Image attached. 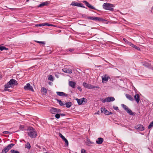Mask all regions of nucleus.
I'll return each mask as SVG.
<instances>
[{
  "mask_svg": "<svg viewBox=\"0 0 153 153\" xmlns=\"http://www.w3.org/2000/svg\"><path fill=\"white\" fill-rule=\"evenodd\" d=\"M81 153H86V151L84 149H82L81 150Z\"/></svg>",
  "mask_w": 153,
  "mask_h": 153,
  "instance_id": "a18cd8bd",
  "label": "nucleus"
},
{
  "mask_svg": "<svg viewBox=\"0 0 153 153\" xmlns=\"http://www.w3.org/2000/svg\"><path fill=\"white\" fill-rule=\"evenodd\" d=\"M82 84L85 88H88V89H91L95 88L99 89L100 88V87L99 86L93 85L91 84H87L85 82H83Z\"/></svg>",
  "mask_w": 153,
  "mask_h": 153,
  "instance_id": "39448f33",
  "label": "nucleus"
},
{
  "mask_svg": "<svg viewBox=\"0 0 153 153\" xmlns=\"http://www.w3.org/2000/svg\"><path fill=\"white\" fill-rule=\"evenodd\" d=\"M115 100L114 97H106V102H109L111 101H113Z\"/></svg>",
  "mask_w": 153,
  "mask_h": 153,
  "instance_id": "6ab92c4d",
  "label": "nucleus"
},
{
  "mask_svg": "<svg viewBox=\"0 0 153 153\" xmlns=\"http://www.w3.org/2000/svg\"><path fill=\"white\" fill-rule=\"evenodd\" d=\"M126 97L130 100L131 101H134V99L133 97L130 94H126Z\"/></svg>",
  "mask_w": 153,
  "mask_h": 153,
  "instance_id": "412c9836",
  "label": "nucleus"
},
{
  "mask_svg": "<svg viewBox=\"0 0 153 153\" xmlns=\"http://www.w3.org/2000/svg\"><path fill=\"white\" fill-rule=\"evenodd\" d=\"M1 78V74H0V79Z\"/></svg>",
  "mask_w": 153,
  "mask_h": 153,
  "instance_id": "69168bd1",
  "label": "nucleus"
},
{
  "mask_svg": "<svg viewBox=\"0 0 153 153\" xmlns=\"http://www.w3.org/2000/svg\"><path fill=\"white\" fill-rule=\"evenodd\" d=\"M45 25L47 26H55V25H53L50 24L48 23H45Z\"/></svg>",
  "mask_w": 153,
  "mask_h": 153,
  "instance_id": "a19ab883",
  "label": "nucleus"
},
{
  "mask_svg": "<svg viewBox=\"0 0 153 153\" xmlns=\"http://www.w3.org/2000/svg\"><path fill=\"white\" fill-rule=\"evenodd\" d=\"M152 10H153V6L152 7Z\"/></svg>",
  "mask_w": 153,
  "mask_h": 153,
  "instance_id": "338daca9",
  "label": "nucleus"
},
{
  "mask_svg": "<svg viewBox=\"0 0 153 153\" xmlns=\"http://www.w3.org/2000/svg\"><path fill=\"white\" fill-rule=\"evenodd\" d=\"M132 47L133 48H135V49H136L138 51H140V48L139 47H137V46H136L134 45H133Z\"/></svg>",
  "mask_w": 153,
  "mask_h": 153,
  "instance_id": "473e14b6",
  "label": "nucleus"
},
{
  "mask_svg": "<svg viewBox=\"0 0 153 153\" xmlns=\"http://www.w3.org/2000/svg\"><path fill=\"white\" fill-rule=\"evenodd\" d=\"M50 4V2L49 1H47L45 2H42L38 6V7H41L44 6H48Z\"/></svg>",
  "mask_w": 153,
  "mask_h": 153,
  "instance_id": "f8f14e48",
  "label": "nucleus"
},
{
  "mask_svg": "<svg viewBox=\"0 0 153 153\" xmlns=\"http://www.w3.org/2000/svg\"><path fill=\"white\" fill-rule=\"evenodd\" d=\"M55 76L57 78H58L59 77V75L58 74H55Z\"/></svg>",
  "mask_w": 153,
  "mask_h": 153,
  "instance_id": "6e6d98bb",
  "label": "nucleus"
},
{
  "mask_svg": "<svg viewBox=\"0 0 153 153\" xmlns=\"http://www.w3.org/2000/svg\"><path fill=\"white\" fill-rule=\"evenodd\" d=\"M24 126L23 125H20L19 127V128L22 129L23 128Z\"/></svg>",
  "mask_w": 153,
  "mask_h": 153,
  "instance_id": "864d4df0",
  "label": "nucleus"
},
{
  "mask_svg": "<svg viewBox=\"0 0 153 153\" xmlns=\"http://www.w3.org/2000/svg\"><path fill=\"white\" fill-rule=\"evenodd\" d=\"M101 112H103L104 114L105 115H108L110 114H112V112L109 111L105 108H101Z\"/></svg>",
  "mask_w": 153,
  "mask_h": 153,
  "instance_id": "9d476101",
  "label": "nucleus"
},
{
  "mask_svg": "<svg viewBox=\"0 0 153 153\" xmlns=\"http://www.w3.org/2000/svg\"><path fill=\"white\" fill-rule=\"evenodd\" d=\"M123 40L126 42H127V40L125 38H123Z\"/></svg>",
  "mask_w": 153,
  "mask_h": 153,
  "instance_id": "4d7b16f0",
  "label": "nucleus"
},
{
  "mask_svg": "<svg viewBox=\"0 0 153 153\" xmlns=\"http://www.w3.org/2000/svg\"><path fill=\"white\" fill-rule=\"evenodd\" d=\"M103 139L102 138L99 137L96 141V143L98 144H101L103 141Z\"/></svg>",
  "mask_w": 153,
  "mask_h": 153,
  "instance_id": "a211bd4d",
  "label": "nucleus"
},
{
  "mask_svg": "<svg viewBox=\"0 0 153 153\" xmlns=\"http://www.w3.org/2000/svg\"><path fill=\"white\" fill-rule=\"evenodd\" d=\"M72 103L71 102H67L65 103L66 107L67 108H69L72 105Z\"/></svg>",
  "mask_w": 153,
  "mask_h": 153,
  "instance_id": "b1692460",
  "label": "nucleus"
},
{
  "mask_svg": "<svg viewBox=\"0 0 153 153\" xmlns=\"http://www.w3.org/2000/svg\"><path fill=\"white\" fill-rule=\"evenodd\" d=\"M48 79L52 81H53L54 80L53 77L51 75H50L49 76Z\"/></svg>",
  "mask_w": 153,
  "mask_h": 153,
  "instance_id": "7c9ffc66",
  "label": "nucleus"
},
{
  "mask_svg": "<svg viewBox=\"0 0 153 153\" xmlns=\"http://www.w3.org/2000/svg\"><path fill=\"white\" fill-rule=\"evenodd\" d=\"M153 126V121L148 126V128L150 129Z\"/></svg>",
  "mask_w": 153,
  "mask_h": 153,
  "instance_id": "c9c22d12",
  "label": "nucleus"
},
{
  "mask_svg": "<svg viewBox=\"0 0 153 153\" xmlns=\"http://www.w3.org/2000/svg\"><path fill=\"white\" fill-rule=\"evenodd\" d=\"M41 91L42 93H43V94L44 95H46L48 92L47 89L44 87L41 88Z\"/></svg>",
  "mask_w": 153,
  "mask_h": 153,
  "instance_id": "aec40b11",
  "label": "nucleus"
},
{
  "mask_svg": "<svg viewBox=\"0 0 153 153\" xmlns=\"http://www.w3.org/2000/svg\"><path fill=\"white\" fill-rule=\"evenodd\" d=\"M94 143L91 141L90 140H89V139L87 140V142H86L87 145H88L89 146H90L91 145L93 144Z\"/></svg>",
  "mask_w": 153,
  "mask_h": 153,
  "instance_id": "a878e982",
  "label": "nucleus"
},
{
  "mask_svg": "<svg viewBox=\"0 0 153 153\" xmlns=\"http://www.w3.org/2000/svg\"><path fill=\"white\" fill-rule=\"evenodd\" d=\"M105 21V20L103 19H102V18H101L100 17H96V21Z\"/></svg>",
  "mask_w": 153,
  "mask_h": 153,
  "instance_id": "c85d7f7f",
  "label": "nucleus"
},
{
  "mask_svg": "<svg viewBox=\"0 0 153 153\" xmlns=\"http://www.w3.org/2000/svg\"><path fill=\"white\" fill-rule=\"evenodd\" d=\"M56 100L58 102L59 104L60 105H61V106H63L65 105V104L63 103L62 102L61 100H59L57 99H56Z\"/></svg>",
  "mask_w": 153,
  "mask_h": 153,
  "instance_id": "cd10ccee",
  "label": "nucleus"
},
{
  "mask_svg": "<svg viewBox=\"0 0 153 153\" xmlns=\"http://www.w3.org/2000/svg\"><path fill=\"white\" fill-rule=\"evenodd\" d=\"M82 16L85 18H87V16H86L85 15H83Z\"/></svg>",
  "mask_w": 153,
  "mask_h": 153,
  "instance_id": "5fc2aeb1",
  "label": "nucleus"
},
{
  "mask_svg": "<svg viewBox=\"0 0 153 153\" xmlns=\"http://www.w3.org/2000/svg\"><path fill=\"white\" fill-rule=\"evenodd\" d=\"M51 53V51H50V52L49 53V54H50Z\"/></svg>",
  "mask_w": 153,
  "mask_h": 153,
  "instance_id": "774afa93",
  "label": "nucleus"
},
{
  "mask_svg": "<svg viewBox=\"0 0 153 153\" xmlns=\"http://www.w3.org/2000/svg\"><path fill=\"white\" fill-rule=\"evenodd\" d=\"M36 26H39V27H40V26H39V24H36V25H35Z\"/></svg>",
  "mask_w": 153,
  "mask_h": 153,
  "instance_id": "680f3d73",
  "label": "nucleus"
},
{
  "mask_svg": "<svg viewBox=\"0 0 153 153\" xmlns=\"http://www.w3.org/2000/svg\"><path fill=\"white\" fill-rule=\"evenodd\" d=\"M127 43L129 45L131 46L132 47L134 45L131 42H128V41H127Z\"/></svg>",
  "mask_w": 153,
  "mask_h": 153,
  "instance_id": "37998d69",
  "label": "nucleus"
},
{
  "mask_svg": "<svg viewBox=\"0 0 153 153\" xmlns=\"http://www.w3.org/2000/svg\"><path fill=\"white\" fill-rule=\"evenodd\" d=\"M83 3H85V4L88 7L92 9L96 10V9L94 6H92L91 4H90L87 1H83Z\"/></svg>",
  "mask_w": 153,
  "mask_h": 153,
  "instance_id": "ddd939ff",
  "label": "nucleus"
},
{
  "mask_svg": "<svg viewBox=\"0 0 153 153\" xmlns=\"http://www.w3.org/2000/svg\"><path fill=\"white\" fill-rule=\"evenodd\" d=\"M63 140L65 142L66 144L68 146V142L67 140L65 138V139Z\"/></svg>",
  "mask_w": 153,
  "mask_h": 153,
  "instance_id": "58836bf2",
  "label": "nucleus"
},
{
  "mask_svg": "<svg viewBox=\"0 0 153 153\" xmlns=\"http://www.w3.org/2000/svg\"><path fill=\"white\" fill-rule=\"evenodd\" d=\"M71 5L77 7H80L83 8H85L83 4L81 3L77 2L75 1L72 2Z\"/></svg>",
  "mask_w": 153,
  "mask_h": 153,
  "instance_id": "6e6552de",
  "label": "nucleus"
},
{
  "mask_svg": "<svg viewBox=\"0 0 153 153\" xmlns=\"http://www.w3.org/2000/svg\"><path fill=\"white\" fill-rule=\"evenodd\" d=\"M14 145L15 144L13 143L9 144L2 150L1 153H6L10 149L14 146Z\"/></svg>",
  "mask_w": 153,
  "mask_h": 153,
  "instance_id": "423d86ee",
  "label": "nucleus"
},
{
  "mask_svg": "<svg viewBox=\"0 0 153 153\" xmlns=\"http://www.w3.org/2000/svg\"><path fill=\"white\" fill-rule=\"evenodd\" d=\"M121 106L129 115L132 116L135 115V114L132 112L131 110L125 104H122L121 105Z\"/></svg>",
  "mask_w": 153,
  "mask_h": 153,
  "instance_id": "20e7f679",
  "label": "nucleus"
},
{
  "mask_svg": "<svg viewBox=\"0 0 153 153\" xmlns=\"http://www.w3.org/2000/svg\"><path fill=\"white\" fill-rule=\"evenodd\" d=\"M57 95L60 96L67 97L68 94L62 92L57 91L56 92Z\"/></svg>",
  "mask_w": 153,
  "mask_h": 153,
  "instance_id": "4468645a",
  "label": "nucleus"
},
{
  "mask_svg": "<svg viewBox=\"0 0 153 153\" xmlns=\"http://www.w3.org/2000/svg\"><path fill=\"white\" fill-rule=\"evenodd\" d=\"M24 88L26 90L31 91H34V90L32 87L29 83H27L26 85H25L24 87Z\"/></svg>",
  "mask_w": 153,
  "mask_h": 153,
  "instance_id": "0eeeda50",
  "label": "nucleus"
},
{
  "mask_svg": "<svg viewBox=\"0 0 153 153\" xmlns=\"http://www.w3.org/2000/svg\"><path fill=\"white\" fill-rule=\"evenodd\" d=\"M114 5L111 4L105 3L102 5L103 8L105 10H108L110 11H113L114 10Z\"/></svg>",
  "mask_w": 153,
  "mask_h": 153,
  "instance_id": "7ed1b4c3",
  "label": "nucleus"
},
{
  "mask_svg": "<svg viewBox=\"0 0 153 153\" xmlns=\"http://www.w3.org/2000/svg\"><path fill=\"white\" fill-rule=\"evenodd\" d=\"M77 89L80 92L82 91V90L79 86H78L77 87Z\"/></svg>",
  "mask_w": 153,
  "mask_h": 153,
  "instance_id": "49530a36",
  "label": "nucleus"
},
{
  "mask_svg": "<svg viewBox=\"0 0 153 153\" xmlns=\"http://www.w3.org/2000/svg\"><path fill=\"white\" fill-rule=\"evenodd\" d=\"M35 42H36L37 43H40V44H43L44 45L45 44V43L44 42H42V41H36Z\"/></svg>",
  "mask_w": 153,
  "mask_h": 153,
  "instance_id": "79ce46f5",
  "label": "nucleus"
},
{
  "mask_svg": "<svg viewBox=\"0 0 153 153\" xmlns=\"http://www.w3.org/2000/svg\"><path fill=\"white\" fill-rule=\"evenodd\" d=\"M56 108L53 107L50 109V112L51 113L54 114L56 113Z\"/></svg>",
  "mask_w": 153,
  "mask_h": 153,
  "instance_id": "5701e85b",
  "label": "nucleus"
},
{
  "mask_svg": "<svg viewBox=\"0 0 153 153\" xmlns=\"http://www.w3.org/2000/svg\"><path fill=\"white\" fill-rule=\"evenodd\" d=\"M25 148H27L28 149H30L31 146L29 143H27L25 145Z\"/></svg>",
  "mask_w": 153,
  "mask_h": 153,
  "instance_id": "c756f323",
  "label": "nucleus"
},
{
  "mask_svg": "<svg viewBox=\"0 0 153 153\" xmlns=\"http://www.w3.org/2000/svg\"><path fill=\"white\" fill-rule=\"evenodd\" d=\"M5 91H8L9 92H11L12 90L8 89V88H5Z\"/></svg>",
  "mask_w": 153,
  "mask_h": 153,
  "instance_id": "09e8293b",
  "label": "nucleus"
},
{
  "mask_svg": "<svg viewBox=\"0 0 153 153\" xmlns=\"http://www.w3.org/2000/svg\"><path fill=\"white\" fill-rule=\"evenodd\" d=\"M134 98L137 102L138 103L140 100V97L138 94H136L134 96Z\"/></svg>",
  "mask_w": 153,
  "mask_h": 153,
  "instance_id": "f3484780",
  "label": "nucleus"
},
{
  "mask_svg": "<svg viewBox=\"0 0 153 153\" xmlns=\"http://www.w3.org/2000/svg\"><path fill=\"white\" fill-rule=\"evenodd\" d=\"M134 128L138 131H142L145 129V128L143 125L140 124L135 126Z\"/></svg>",
  "mask_w": 153,
  "mask_h": 153,
  "instance_id": "1a4fd4ad",
  "label": "nucleus"
},
{
  "mask_svg": "<svg viewBox=\"0 0 153 153\" xmlns=\"http://www.w3.org/2000/svg\"><path fill=\"white\" fill-rule=\"evenodd\" d=\"M106 98L105 99H104L103 100H102V101L103 103H105L106 102Z\"/></svg>",
  "mask_w": 153,
  "mask_h": 153,
  "instance_id": "3c124183",
  "label": "nucleus"
},
{
  "mask_svg": "<svg viewBox=\"0 0 153 153\" xmlns=\"http://www.w3.org/2000/svg\"><path fill=\"white\" fill-rule=\"evenodd\" d=\"M55 117L57 119H59L60 117V114L57 113L55 115Z\"/></svg>",
  "mask_w": 153,
  "mask_h": 153,
  "instance_id": "ea45409f",
  "label": "nucleus"
},
{
  "mask_svg": "<svg viewBox=\"0 0 153 153\" xmlns=\"http://www.w3.org/2000/svg\"><path fill=\"white\" fill-rule=\"evenodd\" d=\"M59 136L63 140H64V139H65V137L63 136L60 133H59Z\"/></svg>",
  "mask_w": 153,
  "mask_h": 153,
  "instance_id": "e433bc0d",
  "label": "nucleus"
},
{
  "mask_svg": "<svg viewBox=\"0 0 153 153\" xmlns=\"http://www.w3.org/2000/svg\"><path fill=\"white\" fill-rule=\"evenodd\" d=\"M45 25V23L39 24V26H40V27L44 26Z\"/></svg>",
  "mask_w": 153,
  "mask_h": 153,
  "instance_id": "8fccbe9b",
  "label": "nucleus"
},
{
  "mask_svg": "<svg viewBox=\"0 0 153 153\" xmlns=\"http://www.w3.org/2000/svg\"><path fill=\"white\" fill-rule=\"evenodd\" d=\"M95 67H101V65H95Z\"/></svg>",
  "mask_w": 153,
  "mask_h": 153,
  "instance_id": "13d9d810",
  "label": "nucleus"
},
{
  "mask_svg": "<svg viewBox=\"0 0 153 153\" xmlns=\"http://www.w3.org/2000/svg\"><path fill=\"white\" fill-rule=\"evenodd\" d=\"M48 83H49V84L50 85H51V84H52V82H49Z\"/></svg>",
  "mask_w": 153,
  "mask_h": 153,
  "instance_id": "052dcab7",
  "label": "nucleus"
},
{
  "mask_svg": "<svg viewBox=\"0 0 153 153\" xmlns=\"http://www.w3.org/2000/svg\"><path fill=\"white\" fill-rule=\"evenodd\" d=\"M76 84V82L72 81H70L69 82V85L73 88H75V86Z\"/></svg>",
  "mask_w": 153,
  "mask_h": 153,
  "instance_id": "4be33fe9",
  "label": "nucleus"
},
{
  "mask_svg": "<svg viewBox=\"0 0 153 153\" xmlns=\"http://www.w3.org/2000/svg\"><path fill=\"white\" fill-rule=\"evenodd\" d=\"M79 99H78V98H76V99H75V100L77 101H77H78V100H79Z\"/></svg>",
  "mask_w": 153,
  "mask_h": 153,
  "instance_id": "0e129e2a",
  "label": "nucleus"
},
{
  "mask_svg": "<svg viewBox=\"0 0 153 153\" xmlns=\"http://www.w3.org/2000/svg\"><path fill=\"white\" fill-rule=\"evenodd\" d=\"M66 115V114H60V116H61L62 117L65 116Z\"/></svg>",
  "mask_w": 153,
  "mask_h": 153,
  "instance_id": "603ef678",
  "label": "nucleus"
},
{
  "mask_svg": "<svg viewBox=\"0 0 153 153\" xmlns=\"http://www.w3.org/2000/svg\"><path fill=\"white\" fill-rule=\"evenodd\" d=\"M10 152L11 153H20L19 151L14 149H11L10 151Z\"/></svg>",
  "mask_w": 153,
  "mask_h": 153,
  "instance_id": "2f4dec72",
  "label": "nucleus"
},
{
  "mask_svg": "<svg viewBox=\"0 0 153 153\" xmlns=\"http://www.w3.org/2000/svg\"><path fill=\"white\" fill-rule=\"evenodd\" d=\"M74 48H69V49L66 50V51L67 52H68V51L72 52V51H74Z\"/></svg>",
  "mask_w": 153,
  "mask_h": 153,
  "instance_id": "f704fd0d",
  "label": "nucleus"
},
{
  "mask_svg": "<svg viewBox=\"0 0 153 153\" xmlns=\"http://www.w3.org/2000/svg\"><path fill=\"white\" fill-rule=\"evenodd\" d=\"M18 84L16 81L13 79H11L6 85H4L5 88H9L12 86L17 85Z\"/></svg>",
  "mask_w": 153,
  "mask_h": 153,
  "instance_id": "f03ea898",
  "label": "nucleus"
},
{
  "mask_svg": "<svg viewBox=\"0 0 153 153\" xmlns=\"http://www.w3.org/2000/svg\"><path fill=\"white\" fill-rule=\"evenodd\" d=\"M62 70L63 72L66 73L71 74L72 72L71 69L67 68H64L62 69Z\"/></svg>",
  "mask_w": 153,
  "mask_h": 153,
  "instance_id": "dca6fc26",
  "label": "nucleus"
},
{
  "mask_svg": "<svg viewBox=\"0 0 153 153\" xmlns=\"http://www.w3.org/2000/svg\"><path fill=\"white\" fill-rule=\"evenodd\" d=\"M28 135L31 138H35L37 136V133L35 129L32 127H30L28 129Z\"/></svg>",
  "mask_w": 153,
  "mask_h": 153,
  "instance_id": "f257e3e1",
  "label": "nucleus"
},
{
  "mask_svg": "<svg viewBox=\"0 0 153 153\" xmlns=\"http://www.w3.org/2000/svg\"><path fill=\"white\" fill-rule=\"evenodd\" d=\"M87 18L89 19H91L94 21H96V17L95 16H88L87 17Z\"/></svg>",
  "mask_w": 153,
  "mask_h": 153,
  "instance_id": "393cba45",
  "label": "nucleus"
},
{
  "mask_svg": "<svg viewBox=\"0 0 153 153\" xmlns=\"http://www.w3.org/2000/svg\"><path fill=\"white\" fill-rule=\"evenodd\" d=\"M14 1L16 2L18 1V0H13Z\"/></svg>",
  "mask_w": 153,
  "mask_h": 153,
  "instance_id": "e2e57ef3",
  "label": "nucleus"
},
{
  "mask_svg": "<svg viewBox=\"0 0 153 153\" xmlns=\"http://www.w3.org/2000/svg\"><path fill=\"white\" fill-rule=\"evenodd\" d=\"M113 108L115 110L117 111L119 110L118 107L117 106H113Z\"/></svg>",
  "mask_w": 153,
  "mask_h": 153,
  "instance_id": "c03bdc74",
  "label": "nucleus"
},
{
  "mask_svg": "<svg viewBox=\"0 0 153 153\" xmlns=\"http://www.w3.org/2000/svg\"><path fill=\"white\" fill-rule=\"evenodd\" d=\"M8 50V49L4 46H0V50L3 51L4 50Z\"/></svg>",
  "mask_w": 153,
  "mask_h": 153,
  "instance_id": "72a5a7b5",
  "label": "nucleus"
},
{
  "mask_svg": "<svg viewBox=\"0 0 153 153\" xmlns=\"http://www.w3.org/2000/svg\"><path fill=\"white\" fill-rule=\"evenodd\" d=\"M143 65L145 67L148 68L150 69H153V67L151 64L146 62H142Z\"/></svg>",
  "mask_w": 153,
  "mask_h": 153,
  "instance_id": "9b49d317",
  "label": "nucleus"
},
{
  "mask_svg": "<svg viewBox=\"0 0 153 153\" xmlns=\"http://www.w3.org/2000/svg\"><path fill=\"white\" fill-rule=\"evenodd\" d=\"M3 133L4 134H11L12 133H10V132L7 131H5L3 132Z\"/></svg>",
  "mask_w": 153,
  "mask_h": 153,
  "instance_id": "4c0bfd02",
  "label": "nucleus"
},
{
  "mask_svg": "<svg viewBox=\"0 0 153 153\" xmlns=\"http://www.w3.org/2000/svg\"><path fill=\"white\" fill-rule=\"evenodd\" d=\"M56 113H58L60 112H61V110L59 109L56 108Z\"/></svg>",
  "mask_w": 153,
  "mask_h": 153,
  "instance_id": "de8ad7c7",
  "label": "nucleus"
},
{
  "mask_svg": "<svg viewBox=\"0 0 153 153\" xmlns=\"http://www.w3.org/2000/svg\"><path fill=\"white\" fill-rule=\"evenodd\" d=\"M100 112V111H98L97 112V113H95V114H99V113Z\"/></svg>",
  "mask_w": 153,
  "mask_h": 153,
  "instance_id": "bf43d9fd",
  "label": "nucleus"
},
{
  "mask_svg": "<svg viewBox=\"0 0 153 153\" xmlns=\"http://www.w3.org/2000/svg\"><path fill=\"white\" fill-rule=\"evenodd\" d=\"M110 78V77L108 76H105L104 77L102 78V81H108V79Z\"/></svg>",
  "mask_w": 153,
  "mask_h": 153,
  "instance_id": "bb28decb",
  "label": "nucleus"
},
{
  "mask_svg": "<svg viewBox=\"0 0 153 153\" xmlns=\"http://www.w3.org/2000/svg\"><path fill=\"white\" fill-rule=\"evenodd\" d=\"M85 100H86V102L87 99L85 98H83L78 100L77 103L79 105H81L82 104L83 102H85Z\"/></svg>",
  "mask_w": 153,
  "mask_h": 153,
  "instance_id": "2eb2a0df",
  "label": "nucleus"
}]
</instances>
